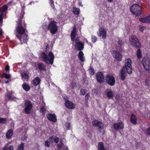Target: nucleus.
<instances>
[{"instance_id": "nucleus-1", "label": "nucleus", "mask_w": 150, "mask_h": 150, "mask_svg": "<svg viewBox=\"0 0 150 150\" xmlns=\"http://www.w3.org/2000/svg\"><path fill=\"white\" fill-rule=\"evenodd\" d=\"M40 56L41 58L46 64H53L54 56L52 52H50L48 54V56L45 53L42 52L41 53Z\"/></svg>"}, {"instance_id": "nucleus-2", "label": "nucleus", "mask_w": 150, "mask_h": 150, "mask_svg": "<svg viewBox=\"0 0 150 150\" xmlns=\"http://www.w3.org/2000/svg\"><path fill=\"white\" fill-rule=\"evenodd\" d=\"M18 19V21H17L18 25L16 27V31L18 34L22 35L25 33L26 29L23 27L22 25V19L23 16H21Z\"/></svg>"}, {"instance_id": "nucleus-3", "label": "nucleus", "mask_w": 150, "mask_h": 150, "mask_svg": "<svg viewBox=\"0 0 150 150\" xmlns=\"http://www.w3.org/2000/svg\"><path fill=\"white\" fill-rule=\"evenodd\" d=\"M131 12L132 13L137 16H139L141 14V8L137 4H134L130 8Z\"/></svg>"}, {"instance_id": "nucleus-4", "label": "nucleus", "mask_w": 150, "mask_h": 150, "mask_svg": "<svg viewBox=\"0 0 150 150\" xmlns=\"http://www.w3.org/2000/svg\"><path fill=\"white\" fill-rule=\"evenodd\" d=\"M47 28L51 34L52 35L55 34L58 30L57 22L53 21H50L47 25Z\"/></svg>"}, {"instance_id": "nucleus-5", "label": "nucleus", "mask_w": 150, "mask_h": 150, "mask_svg": "<svg viewBox=\"0 0 150 150\" xmlns=\"http://www.w3.org/2000/svg\"><path fill=\"white\" fill-rule=\"evenodd\" d=\"M129 40L132 46L137 48H139L141 44L138 39L135 35H132L129 38Z\"/></svg>"}, {"instance_id": "nucleus-6", "label": "nucleus", "mask_w": 150, "mask_h": 150, "mask_svg": "<svg viewBox=\"0 0 150 150\" xmlns=\"http://www.w3.org/2000/svg\"><path fill=\"white\" fill-rule=\"evenodd\" d=\"M142 63L144 69L150 72V59L147 57H144L142 61Z\"/></svg>"}, {"instance_id": "nucleus-7", "label": "nucleus", "mask_w": 150, "mask_h": 150, "mask_svg": "<svg viewBox=\"0 0 150 150\" xmlns=\"http://www.w3.org/2000/svg\"><path fill=\"white\" fill-rule=\"evenodd\" d=\"M132 61L130 59H126L125 61V66L127 73L131 74L132 72V69L131 66Z\"/></svg>"}, {"instance_id": "nucleus-8", "label": "nucleus", "mask_w": 150, "mask_h": 150, "mask_svg": "<svg viewBox=\"0 0 150 150\" xmlns=\"http://www.w3.org/2000/svg\"><path fill=\"white\" fill-rule=\"evenodd\" d=\"M106 83L109 85L112 86L114 85L115 79L114 77L112 75L107 76L105 77Z\"/></svg>"}, {"instance_id": "nucleus-9", "label": "nucleus", "mask_w": 150, "mask_h": 150, "mask_svg": "<svg viewBox=\"0 0 150 150\" xmlns=\"http://www.w3.org/2000/svg\"><path fill=\"white\" fill-rule=\"evenodd\" d=\"M25 108L24 110L27 114H29L31 112L32 105L30 102L28 100H26L25 103Z\"/></svg>"}, {"instance_id": "nucleus-10", "label": "nucleus", "mask_w": 150, "mask_h": 150, "mask_svg": "<svg viewBox=\"0 0 150 150\" xmlns=\"http://www.w3.org/2000/svg\"><path fill=\"white\" fill-rule=\"evenodd\" d=\"M7 5H4L0 8V24H1L2 23L3 16L4 14L6 12L8 7L7 5Z\"/></svg>"}, {"instance_id": "nucleus-11", "label": "nucleus", "mask_w": 150, "mask_h": 150, "mask_svg": "<svg viewBox=\"0 0 150 150\" xmlns=\"http://www.w3.org/2000/svg\"><path fill=\"white\" fill-rule=\"evenodd\" d=\"M16 36L21 41V44L23 43H26L28 40V36L26 34L24 35H19L16 34Z\"/></svg>"}, {"instance_id": "nucleus-12", "label": "nucleus", "mask_w": 150, "mask_h": 150, "mask_svg": "<svg viewBox=\"0 0 150 150\" xmlns=\"http://www.w3.org/2000/svg\"><path fill=\"white\" fill-rule=\"evenodd\" d=\"M112 53V54L113 56L118 61L121 60L122 56L120 52L114 50Z\"/></svg>"}, {"instance_id": "nucleus-13", "label": "nucleus", "mask_w": 150, "mask_h": 150, "mask_svg": "<svg viewBox=\"0 0 150 150\" xmlns=\"http://www.w3.org/2000/svg\"><path fill=\"white\" fill-rule=\"evenodd\" d=\"M96 78L98 81L100 83H103L104 82L103 76L100 72H98L96 74Z\"/></svg>"}, {"instance_id": "nucleus-14", "label": "nucleus", "mask_w": 150, "mask_h": 150, "mask_svg": "<svg viewBox=\"0 0 150 150\" xmlns=\"http://www.w3.org/2000/svg\"><path fill=\"white\" fill-rule=\"evenodd\" d=\"M93 126L94 127H98L99 128L103 129V123L100 122L98 121L97 120H94L92 122Z\"/></svg>"}, {"instance_id": "nucleus-15", "label": "nucleus", "mask_w": 150, "mask_h": 150, "mask_svg": "<svg viewBox=\"0 0 150 150\" xmlns=\"http://www.w3.org/2000/svg\"><path fill=\"white\" fill-rule=\"evenodd\" d=\"M113 127L116 130L122 129L124 127V124L122 122L115 123L113 125Z\"/></svg>"}, {"instance_id": "nucleus-16", "label": "nucleus", "mask_w": 150, "mask_h": 150, "mask_svg": "<svg viewBox=\"0 0 150 150\" xmlns=\"http://www.w3.org/2000/svg\"><path fill=\"white\" fill-rule=\"evenodd\" d=\"M99 33L98 36L102 37L103 39H105L106 37V33L105 29L102 28H100L99 30Z\"/></svg>"}, {"instance_id": "nucleus-17", "label": "nucleus", "mask_w": 150, "mask_h": 150, "mask_svg": "<svg viewBox=\"0 0 150 150\" xmlns=\"http://www.w3.org/2000/svg\"><path fill=\"white\" fill-rule=\"evenodd\" d=\"M65 105L68 108L73 109L75 108L74 104L69 100H67L65 102Z\"/></svg>"}, {"instance_id": "nucleus-18", "label": "nucleus", "mask_w": 150, "mask_h": 150, "mask_svg": "<svg viewBox=\"0 0 150 150\" xmlns=\"http://www.w3.org/2000/svg\"><path fill=\"white\" fill-rule=\"evenodd\" d=\"M84 47V44L79 42L76 41V45H75V48L78 50H81L83 49Z\"/></svg>"}, {"instance_id": "nucleus-19", "label": "nucleus", "mask_w": 150, "mask_h": 150, "mask_svg": "<svg viewBox=\"0 0 150 150\" xmlns=\"http://www.w3.org/2000/svg\"><path fill=\"white\" fill-rule=\"evenodd\" d=\"M47 117L48 120L50 121L54 122H56L57 121V119L54 114L49 113L47 115Z\"/></svg>"}, {"instance_id": "nucleus-20", "label": "nucleus", "mask_w": 150, "mask_h": 150, "mask_svg": "<svg viewBox=\"0 0 150 150\" xmlns=\"http://www.w3.org/2000/svg\"><path fill=\"white\" fill-rule=\"evenodd\" d=\"M139 21L143 23H150V15L145 17L140 18Z\"/></svg>"}, {"instance_id": "nucleus-21", "label": "nucleus", "mask_w": 150, "mask_h": 150, "mask_svg": "<svg viewBox=\"0 0 150 150\" xmlns=\"http://www.w3.org/2000/svg\"><path fill=\"white\" fill-rule=\"evenodd\" d=\"M125 68L124 67H123L122 69L120 74V76L121 79L122 80H124L126 77V71Z\"/></svg>"}, {"instance_id": "nucleus-22", "label": "nucleus", "mask_w": 150, "mask_h": 150, "mask_svg": "<svg viewBox=\"0 0 150 150\" xmlns=\"http://www.w3.org/2000/svg\"><path fill=\"white\" fill-rule=\"evenodd\" d=\"M57 147L59 150H60L61 149L63 150H68L67 147L64 145L61 142H60L59 144H57Z\"/></svg>"}, {"instance_id": "nucleus-23", "label": "nucleus", "mask_w": 150, "mask_h": 150, "mask_svg": "<svg viewBox=\"0 0 150 150\" xmlns=\"http://www.w3.org/2000/svg\"><path fill=\"white\" fill-rule=\"evenodd\" d=\"M117 39L118 40L117 42L118 46L117 47V49L120 51H121L122 50V45L123 44V43L122 41L120 40L119 38H117Z\"/></svg>"}, {"instance_id": "nucleus-24", "label": "nucleus", "mask_w": 150, "mask_h": 150, "mask_svg": "<svg viewBox=\"0 0 150 150\" xmlns=\"http://www.w3.org/2000/svg\"><path fill=\"white\" fill-rule=\"evenodd\" d=\"M40 78L38 77H37L33 80V84L34 86H36L40 83Z\"/></svg>"}, {"instance_id": "nucleus-25", "label": "nucleus", "mask_w": 150, "mask_h": 150, "mask_svg": "<svg viewBox=\"0 0 150 150\" xmlns=\"http://www.w3.org/2000/svg\"><path fill=\"white\" fill-rule=\"evenodd\" d=\"M130 121L133 124L136 125L137 123V119L135 116L132 114L131 115Z\"/></svg>"}, {"instance_id": "nucleus-26", "label": "nucleus", "mask_w": 150, "mask_h": 150, "mask_svg": "<svg viewBox=\"0 0 150 150\" xmlns=\"http://www.w3.org/2000/svg\"><path fill=\"white\" fill-rule=\"evenodd\" d=\"M83 55V54L82 51H80L79 52V53L78 57L79 59L82 62H84L85 61Z\"/></svg>"}, {"instance_id": "nucleus-27", "label": "nucleus", "mask_w": 150, "mask_h": 150, "mask_svg": "<svg viewBox=\"0 0 150 150\" xmlns=\"http://www.w3.org/2000/svg\"><path fill=\"white\" fill-rule=\"evenodd\" d=\"M13 134V131L11 129H9L7 132L6 137L7 138H10Z\"/></svg>"}, {"instance_id": "nucleus-28", "label": "nucleus", "mask_w": 150, "mask_h": 150, "mask_svg": "<svg viewBox=\"0 0 150 150\" xmlns=\"http://www.w3.org/2000/svg\"><path fill=\"white\" fill-rule=\"evenodd\" d=\"M21 75L22 79L24 81L28 79V75L27 73H21Z\"/></svg>"}, {"instance_id": "nucleus-29", "label": "nucleus", "mask_w": 150, "mask_h": 150, "mask_svg": "<svg viewBox=\"0 0 150 150\" xmlns=\"http://www.w3.org/2000/svg\"><path fill=\"white\" fill-rule=\"evenodd\" d=\"M22 87L23 89L26 91H29L30 89V87L27 83H23L22 85Z\"/></svg>"}, {"instance_id": "nucleus-30", "label": "nucleus", "mask_w": 150, "mask_h": 150, "mask_svg": "<svg viewBox=\"0 0 150 150\" xmlns=\"http://www.w3.org/2000/svg\"><path fill=\"white\" fill-rule=\"evenodd\" d=\"M76 29L75 28H74L71 34V38L72 41H73L76 36Z\"/></svg>"}, {"instance_id": "nucleus-31", "label": "nucleus", "mask_w": 150, "mask_h": 150, "mask_svg": "<svg viewBox=\"0 0 150 150\" xmlns=\"http://www.w3.org/2000/svg\"><path fill=\"white\" fill-rule=\"evenodd\" d=\"M107 95L109 99H112L113 97V94L112 91H108L107 93Z\"/></svg>"}, {"instance_id": "nucleus-32", "label": "nucleus", "mask_w": 150, "mask_h": 150, "mask_svg": "<svg viewBox=\"0 0 150 150\" xmlns=\"http://www.w3.org/2000/svg\"><path fill=\"white\" fill-rule=\"evenodd\" d=\"M73 12L75 14L79 15L80 13V10L79 8L73 7Z\"/></svg>"}, {"instance_id": "nucleus-33", "label": "nucleus", "mask_w": 150, "mask_h": 150, "mask_svg": "<svg viewBox=\"0 0 150 150\" xmlns=\"http://www.w3.org/2000/svg\"><path fill=\"white\" fill-rule=\"evenodd\" d=\"M99 150H105L103 143L102 142H100L98 145Z\"/></svg>"}, {"instance_id": "nucleus-34", "label": "nucleus", "mask_w": 150, "mask_h": 150, "mask_svg": "<svg viewBox=\"0 0 150 150\" xmlns=\"http://www.w3.org/2000/svg\"><path fill=\"white\" fill-rule=\"evenodd\" d=\"M142 51L140 49H138L137 50L136 55L138 58H140L142 57Z\"/></svg>"}, {"instance_id": "nucleus-35", "label": "nucleus", "mask_w": 150, "mask_h": 150, "mask_svg": "<svg viewBox=\"0 0 150 150\" xmlns=\"http://www.w3.org/2000/svg\"><path fill=\"white\" fill-rule=\"evenodd\" d=\"M39 68L41 70H45V67L42 63L39 64Z\"/></svg>"}, {"instance_id": "nucleus-36", "label": "nucleus", "mask_w": 150, "mask_h": 150, "mask_svg": "<svg viewBox=\"0 0 150 150\" xmlns=\"http://www.w3.org/2000/svg\"><path fill=\"white\" fill-rule=\"evenodd\" d=\"M24 145L23 143H21L20 145L18 146V150H23Z\"/></svg>"}, {"instance_id": "nucleus-37", "label": "nucleus", "mask_w": 150, "mask_h": 150, "mask_svg": "<svg viewBox=\"0 0 150 150\" xmlns=\"http://www.w3.org/2000/svg\"><path fill=\"white\" fill-rule=\"evenodd\" d=\"M139 30L142 32L144 31L146 29V28L144 26L142 25H139Z\"/></svg>"}, {"instance_id": "nucleus-38", "label": "nucleus", "mask_w": 150, "mask_h": 150, "mask_svg": "<svg viewBox=\"0 0 150 150\" xmlns=\"http://www.w3.org/2000/svg\"><path fill=\"white\" fill-rule=\"evenodd\" d=\"M88 72L91 75H93L94 74V70L91 67H90L88 70Z\"/></svg>"}, {"instance_id": "nucleus-39", "label": "nucleus", "mask_w": 150, "mask_h": 150, "mask_svg": "<svg viewBox=\"0 0 150 150\" xmlns=\"http://www.w3.org/2000/svg\"><path fill=\"white\" fill-rule=\"evenodd\" d=\"M49 4H50L51 7H52L54 9V2L53 0H49Z\"/></svg>"}, {"instance_id": "nucleus-40", "label": "nucleus", "mask_w": 150, "mask_h": 150, "mask_svg": "<svg viewBox=\"0 0 150 150\" xmlns=\"http://www.w3.org/2000/svg\"><path fill=\"white\" fill-rule=\"evenodd\" d=\"M6 96L7 97L8 100H13V98L12 97L11 94H8L7 93L6 94Z\"/></svg>"}, {"instance_id": "nucleus-41", "label": "nucleus", "mask_w": 150, "mask_h": 150, "mask_svg": "<svg viewBox=\"0 0 150 150\" xmlns=\"http://www.w3.org/2000/svg\"><path fill=\"white\" fill-rule=\"evenodd\" d=\"M13 147L12 146H10L8 148H6V147H4L3 149V150H13Z\"/></svg>"}, {"instance_id": "nucleus-42", "label": "nucleus", "mask_w": 150, "mask_h": 150, "mask_svg": "<svg viewBox=\"0 0 150 150\" xmlns=\"http://www.w3.org/2000/svg\"><path fill=\"white\" fill-rule=\"evenodd\" d=\"M145 84L146 86H149L150 84V80L148 79H146L145 80Z\"/></svg>"}, {"instance_id": "nucleus-43", "label": "nucleus", "mask_w": 150, "mask_h": 150, "mask_svg": "<svg viewBox=\"0 0 150 150\" xmlns=\"http://www.w3.org/2000/svg\"><path fill=\"white\" fill-rule=\"evenodd\" d=\"M3 76L7 79H9L10 77V75L9 74H8L6 73L4 74L3 75Z\"/></svg>"}, {"instance_id": "nucleus-44", "label": "nucleus", "mask_w": 150, "mask_h": 150, "mask_svg": "<svg viewBox=\"0 0 150 150\" xmlns=\"http://www.w3.org/2000/svg\"><path fill=\"white\" fill-rule=\"evenodd\" d=\"M6 122V119L2 118H0V123H5Z\"/></svg>"}, {"instance_id": "nucleus-45", "label": "nucleus", "mask_w": 150, "mask_h": 150, "mask_svg": "<svg viewBox=\"0 0 150 150\" xmlns=\"http://www.w3.org/2000/svg\"><path fill=\"white\" fill-rule=\"evenodd\" d=\"M97 40V38L96 36H92L91 38V40L93 43L95 42Z\"/></svg>"}, {"instance_id": "nucleus-46", "label": "nucleus", "mask_w": 150, "mask_h": 150, "mask_svg": "<svg viewBox=\"0 0 150 150\" xmlns=\"http://www.w3.org/2000/svg\"><path fill=\"white\" fill-rule=\"evenodd\" d=\"M45 146L47 147H49L50 146V143L49 141L46 140L45 142Z\"/></svg>"}, {"instance_id": "nucleus-47", "label": "nucleus", "mask_w": 150, "mask_h": 150, "mask_svg": "<svg viewBox=\"0 0 150 150\" xmlns=\"http://www.w3.org/2000/svg\"><path fill=\"white\" fill-rule=\"evenodd\" d=\"M48 139L51 142L53 143L54 142V138L53 137L51 136Z\"/></svg>"}, {"instance_id": "nucleus-48", "label": "nucleus", "mask_w": 150, "mask_h": 150, "mask_svg": "<svg viewBox=\"0 0 150 150\" xmlns=\"http://www.w3.org/2000/svg\"><path fill=\"white\" fill-rule=\"evenodd\" d=\"M146 134L150 135V127L147 128L146 130Z\"/></svg>"}, {"instance_id": "nucleus-49", "label": "nucleus", "mask_w": 150, "mask_h": 150, "mask_svg": "<svg viewBox=\"0 0 150 150\" xmlns=\"http://www.w3.org/2000/svg\"><path fill=\"white\" fill-rule=\"evenodd\" d=\"M59 141V138L58 137L54 138V142L57 143H58Z\"/></svg>"}, {"instance_id": "nucleus-50", "label": "nucleus", "mask_w": 150, "mask_h": 150, "mask_svg": "<svg viewBox=\"0 0 150 150\" xmlns=\"http://www.w3.org/2000/svg\"><path fill=\"white\" fill-rule=\"evenodd\" d=\"M81 93L83 95L86 93V91L84 89H81L80 91Z\"/></svg>"}, {"instance_id": "nucleus-51", "label": "nucleus", "mask_w": 150, "mask_h": 150, "mask_svg": "<svg viewBox=\"0 0 150 150\" xmlns=\"http://www.w3.org/2000/svg\"><path fill=\"white\" fill-rule=\"evenodd\" d=\"M41 111L43 113L45 111V109L44 107H42L40 109Z\"/></svg>"}, {"instance_id": "nucleus-52", "label": "nucleus", "mask_w": 150, "mask_h": 150, "mask_svg": "<svg viewBox=\"0 0 150 150\" xmlns=\"http://www.w3.org/2000/svg\"><path fill=\"white\" fill-rule=\"evenodd\" d=\"M89 97V95L88 93H87L85 96V99L86 100H87Z\"/></svg>"}, {"instance_id": "nucleus-53", "label": "nucleus", "mask_w": 150, "mask_h": 150, "mask_svg": "<svg viewBox=\"0 0 150 150\" xmlns=\"http://www.w3.org/2000/svg\"><path fill=\"white\" fill-rule=\"evenodd\" d=\"M66 126L67 127V128L68 129H69L70 128V126H71V125H70V123H67V124Z\"/></svg>"}, {"instance_id": "nucleus-54", "label": "nucleus", "mask_w": 150, "mask_h": 150, "mask_svg": "<svg viewBox=\"0 0 150 150\" xmlns=\"http://www.w3.org/2000/svg\"><path fill=\"white\" fill-rule=\"evenodd\" d=\"M9 67L8 66H7L5 68V69L6 71H8L9 69Z\"/></svg>"}, {"instance_id": "nucleus-55", "label": "nucleus", "mask_w": 150, "mask_h": 150, "mask_svg": "<svg viewBox=\"0 0 150 150\" xmlns=\"http://www.w3.org/2000/svg\"><path fill=\"white\" fill-rule=\"evenodd\" d=\"M3 32L2 30L1 29H0V37L1 36V35L2 34Z\"/></svg>"}, {"instance_id": "nucleus-56", "label": "nucleus", "mask_w": 150, "mask_h": 150, "mask_svg": "<svg viewBox=\"0 0 150 150\" xmlns=\"http://www.w3.org/2000/svg\"><path fill=\"white\" fill-rule=\"evenodd\" d=\"M78 4H79V5H80L81 6H83V5L81 3V2H79V3H78Z\"/></svg>"}, {"instance_id": "nucleus-57", "label": "nucleus", "mask_w": 150, "mask_h": 150, "mask_svg": "<svg viewBox=\"0 0 150 150\" xmlns=\"http://www.w3.org/2000/svg\"><path fill=\"white\" fill-rule=\"evenodd\" d=\"M108 0L109 2H111L112 0Z\"/></svg>"}, {"instance_id": "nucleus-58", "label": "nucleus", "mask_w": 150, "mask_h": 150, "mask_svg": "<svg viewBox=\"0 0 150 150\" xmlns=\"http://www.w3.org/2000/svg\"><path fill=\"white\" fill-rule=\"evenodd\" d=\"M8 83V81H5V83Z\"/></svg>"}, {"instance_id": "nucleus-59", "label": "nucleus", "mask_w": 150, "mask_h": 150, "mask_svg": "<svg viewBox=\"0 0 150 150\" xmlns=\"http://www.w3.org/2000/svg\"><path fill=\"white\" fill-rule=\"evenodd\" d=\"M42 27H43V28H44V25H42Z\"/></svg>"}]
</instances>
